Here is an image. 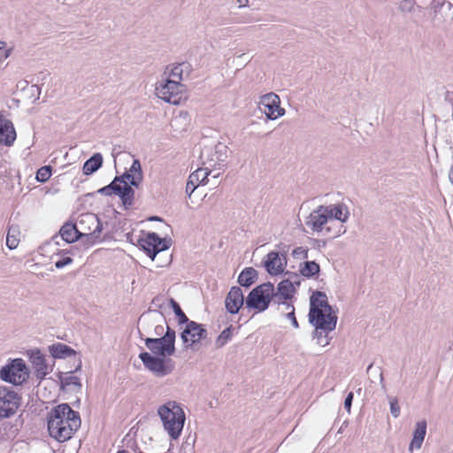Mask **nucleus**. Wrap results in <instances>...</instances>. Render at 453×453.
Returning <instances> with one entry per match:
<instances>
[{"instance_id": "obj_47", "label": "nucleus", "mask_w": 453, "mask_h": 453, "mask_svg": "<svg viewBox=\"0 0 453 453\" xmlns=\"http://www.w3.org/2000/svg\"><path fill=\"white\" fill-rule=\"evenodd\" d=\"M180 117H181L180 115L179 117H176V118L173 120L172 125H175V123L179 121V119H180Z\"/></svg>"}, {"instance_id": "obj_54", "label": "nucleus", "mask_w": 453, "mask_h": 453, "mask_svg": "<svg viewBox=\"0 0 453 453\" xmlns=\"http://www.w3.org/2000/svg\"><path fill=\"white\" fill-rule=\"evenodd\" d=\"M117 453H129V452H127V450H119Z\"/></svg>"}, {"instance_id": "obj_36", "label": "nucleus", "mask_w": 453, "mask_h": 453, "mask_svg": "<svg viewBox=\"0 0 453 453\" xmlns=\"http://www.w3.org/2000/svg\"><path fill=\"white\" fill-rule=\"evenodd\" d=\"M433 8L435 13V17L440 13L443 9L450 12L452 8V4L449 2H445L444 0H434Z\"/></svg>"}, {"instance_id": "obj_23", "label": "nucleus", "mask_w": 453, "mask_h": 453, "mask_svg": "<svg viewBox=\"0 0 453 453\" xmlns=\"http://www.w3.org/2000/svg\"><path fill=\"white\" fill-rule=\"evenodd\" d=\"M326 207L334 227H335V220L340 221V225L348 221L349 218V211L347 205L344 203H336L326 205Z\"/></svg>"}, {"instance_id": "obj_32", "label": "nucleus", "mask_w": 453, "mask_h": 453, "mask_svg": "<svg viewBox=\"0 0 453 453\" xmlns=\"http://www.w3.org/2000/svg\"><path fill=\"white\" fill-rule=\"evenodd\" d=\"M59 380L63 388H73L76 389H80L81 388L80 379L77 376L73 375V372L61 375Z\"/></svg>"}, {"instance_id": "obj_46", "label": "nucleus", "mask_w": 453, "mask_h": 453, "mask_svg": "<svg viewBox=\"0 0 453 453\" xmlns=\"http://www.w3.org/2000/svg\"><path fill=\"white\" fill-rule=\"evenodd\" d=\"M380 381L382 388H385L384 378H383L382 372H380Z\"/></svg>"}, {"instance_id": "obj_10", "label": "nucleus", "mask_w": 453, "mask_h": 453, "mask_svg": "<svg viewBox=\"0 0 453 453\" xmlns=\"http://www.w3.org/2000/svg\"><path fill=\"white\" fill-rule=\"evenodd\" d=\"M200 158L204 168L211 173L213 168L220 166L227 158V147L222 142L213 147H205L201 151Z\"/></svg>"}, {"instance_id": "obj_42", "label": "nucleus", "mask_w": 453, "mask_h": 453, "mask_svg": "<svg viewBox=\"0 0 453 453\" xmlns=\"http://www.w3.org/2000/svg\"><path fill=\"white\" fill-rule=\"evenodd\" d=\"M354 395L352 392H349L344 401V408L347 410L348 412H350L351 404L353 401Z\"/></svg>"}, {"instance_id": "obj_41", "label": "nucleus", "mask_w": 453, "mask_h": 453, "mask_svg": "<svg viewBox=\"0 0 453 453\" xmlns=\"http://www.w3.org/2000/svg\"><path fill=\"white\" fill-rule=\"evenodd\" d=\"M73 259L69 257H63L62 259H59L55 263V266L58 269H61L65 267V265H68L72 264Z\"/></svg>"}, {"instance_id": "obj_35", "label": "nucleus", "mask_w": 453, "mask_h": 453, "mask_svg": "<svg viewBox=\"0 0 453 453\" xmlns=\"http://www.w3.org/2000/svg\"><path fill=\"white\" fill-rule=\"evenodd\" d=\"M282 306H286L288 310H290L285 314V317L287 319H289L291 321V324L295 328H298L299 325L295 316V307L288 302H283Z\"/></svg>"}, {"instance_id": "obj_25", "label": "nucleus", "mask_w": 453, "mask_h": 453, "mask_svg": "<svg viewBox=\"0 0 453 453\" xmlns=\"http://www.w3.org/2000/svg\"><path fill=\"white\" fill-rule=\"evenodd\" d=\"M426 434V420H421L417 422L416 428L413 433V438L410 443L409 450L412 451L414 449H420L422 443L424 441L425 436Z\"/></svg>"}, {"instance_id": "obj_24", "label": "nucleus", "mask_w": 453, "mask_h": 453, "mask_svg": "<svg viewBox=\"0 0 453 453\" xmlns=\"http://www.w3.org/2000/svg\"><path fill=\"white\" fill-rule=\"evenodd\" d=\"M16 132L11 120L4 119L0 122V143L6 146L13 144Z\"/></svg>"}, {"instance_id": "obj_19", "label": "nucleus", "mask_w": 453, "mask_h": 453, "mask_svg": "<svg viewBox=\"0 0 453 453\" xmlns=\"http://www.w3.org/2000/svg\"><path fill=\"white\" fill-rule=\"evenodd\" d=\"M287 265V258L284 253L278 251L269 252L264 259V266L270 275L282 273Z\"/></svg>"}, {"instance_id": "obj_38", "label": "nucleus", "mask_w": 453, "mask_h": 453, "mask_svg": "<svg viewBox=\"0 0 453 453\" xmlns=\"http://www.w3.org/2000/svg\"><path fill=\"white\" fill-rule=\"evenodd\" d=\"M51 176V167L42 166L36 173V180L40 182L47 181Z\"/></svg>"}, {"instance_id": "obj_53", "label": "nucleus", "mask_w": 453, "mask_h": 453, "mask_svg": "<svg viewBox=\"0 0 453 453\" xmlns=\"http://www.w3.org/2000/svg\"><path fill=\"white\" fill-rule=\"evenodd\" d=\"M283 307H284V311H285V314H286L288 311H290V310H288V308H287L286 306H283Z\"/></svg>"}, {"instance_id": "obj_48", "label": "nucleus", "mask_w": 453, "mask_h": 453, "mask_svg": "<svg viewBox=\"0 0 453 453\" xmlns=\"http://www.w3.org/2000/svg\"><path fill=\"white\" fill-rule=\"evenodd\" d=\"M146 319V317L144 315H142L140 319H139V323H143Z\"/></svg>"}, {"instance_id": "obj_2", "label": "nucleus", "mask_w": 453, "mask_h": 453, "mask_svg": "<svg viewBox=\"0 0 453 453\" xmlns=\"http://www.w3.org/2000/svg\"><path fill=\"white\" fill-rule=\"evenodd\" d=\"M81 424L79 412L74 411L67 403L56 406L48 417L49 434L59 442L71 439Z\"/></svg>"}, {"instance_id": "obj_49", "label": "nucleus", "mask_w": 453, "mask_h": 453, "mask_svg": "<svg viewBox=\"0 0 453 453\" xmlns=\"http://www.w3.org/2000/svg\"><path fill=\"white\" fill-rule=\"evenodd\" d=\"M81 368V361L80 360L77 367L75 368V372L80 370Z\"/></svg>"}, {"instance_id": "obj_14", "label": "nucleus", "mask_w": 453, "mask_h": 453, "mask_svg": "<svg viewBox=\"0 0 453 453\" xmlns=\"http://www.w3.org/2000/svg\"><path fill=\"white\" fill-rule=\"evenodd\" d=\"M76 226L81 236H90L92 239L99 238L103 229L97 216L90 212L81 214L76 220Z\"/></svg>"}, {"instance_id": "obj_44", "label": "nucleus", "mask_w": 453, "mask_h": 453, "mask_svg": "<svg viewBox=\"0 0 453 453\" xmlns=\"http://www.w3.org/2000/svg\"><path fill=\"white\" fill-rule=\"evenodd\" d=\"M164 332H165V327L163 325H157L155 326V335L157 336H163L164 334Z\"/></svg>"}, {"instance_id": "obj_20", "label": "nucleus", "mask_w": 453, "mask_h": 453, "mask_svg": "<svg viewBox=\"0 0 453 453\" xmlns=\"http://www.w3.org/2000/svg\"><path fill=\"white\" fill-rule=\"evenodd\" d=\"M243 303L244 296L242 289L239 287H232L225 300L226 311L231 314H236Z\"/></svg>"}, {"instance_id": "obj_6", "label": "nucleus", "mask_w": 453, "mask_h": 453, "mask_svg": "<svg viewBox=\"0 0 453 453\" xmlns=\"http://www.w3.org/2000/svg\"><path fill=\"white\" fill-rule=\"evenodd\" d=\"M176 334L166 325V331L161 337L145 339L146 347L156 357H170L175 352Z\"/></svg>"}, {"instance_id": "obj_22", "label": "nucleus", "mask_w": 453, "mask_h": 453, "mask_svg": "<svg viewBox=\"0 0 453 453\" xmlns=\"http://www.w3.org/2000/svg\"><path fill=\"white\" fill-rule=\"evenodd\" d=\"M117 177L121 178V181H125L131 188H137L142 180V171L140 161L134 159L129 170L125 172L121 176Z\"/></svg>"}, {"instance_id": "obj_27", "label": "nucleus", "mask_w": 453, "mask_h": 453, "mask_svg": "<svg viewBox=\"0 0 453 453\" xmlns=\"http://www.w3.org/2000/svg\"><path fill=\"white\" fill-rule=\"evenodd\" d=\"M49 350L54 358H65L76 353L71 347L60 342L50 346Z\"/></svg>"}, {"instance_id": "obj_1", "label": "nucleus", "mask_w": 453, "mask_h": 453, "mask_svg": "<svg viewBox=\"0 0 453 453\" xmlns=\"http://www.w3.org/2000/svg\"><path fill=\"white\" fill-rule=\"evenodd\" d=\"M337 315L327 302V296L320 291L314 292L310 298L309 322L315 327L313 338L320 346L329 344L328 333L335 329Z\"/></svg>"}, {"instance_id": "obj_31", "label": "nucleus", "mask_w": 453, "mask_h": 453, "mask_svg": "<svg viewBox=\"0 0 453 453\" xmlns=\"http://www.w3.org/2000/svg\"><path fill=\"white\" fill-rule=\"evenodd\" d=\"M319 271L320 266L315 261H305L300 265L299 268L300 273L306 278H311L319 274Z\"/></svg>"}, {"instance_id": "obj_56", "label": "nucleus", "mask_w": 453, "mask_h": 453, "mask_svg": "<svg viewBox=\"0 0 453 453\" xmlns=\"http://www.w3.org/2000/svg\"><path fill=\"white\" fill-rule=\"evenodd\" d=\"M219 175V173H218L217 174L213 175V178H217Z\"/></svg>"}, {"instance_id": "obj_37", "label": "nucleus", "mask_w": 453, "mask_h": 453, "mask_svg": "<svg viewBox=\"0 0 453 453\" xmlns=\"http://www.w3.org/2000/svg\"><path fill=\"white\" fill-rule=\"evenodd\" d=\"M231 336H232V332H231L230 327L223 330L216 340L217 347L218 348L223 347L230 340Z\"/></svg>"}, {"instance_id": "obj_15", "label": "nucleus", "mask_w": 453, "mask_h": 453, "mask_svg": "<svg viewBox=\"0 0 453 453\" xmlns=\"http://www.w3.org/2000/svg\"><path fill=\"white\" fill-rule=\"evenodd\" d=\"M289 277L286 280H281L277 286V291L273 290V303L282 305L283 302L293 297V294L296 291L295 285H299L300 282L297 280L298 275L292 273H286Z\"/></svg>"}, {"instance_id": "obj_55", "label": "nucleus", "mask_w": 453, "mask_h": 453, "mask_svg": "<svg viewBox=\"0 0 453 453\" xmlns=\"http://www.w3.org/2000/svg\"><path fill=\"white\" fill-rule=\"evenodd\" d=\"M152 220H159V219L157 217H154Z\"/></svg>"}, {"instance_id": "obj_52", "label": "nucleus", "mask_w": 453, "mask_h": 453, "mask_svg": "<svg viewBox=\"0 0 453 453\" xmlns=\"http://www.w3.org/2000/svg\"><path fill=\"white\" fill-rule=\"evenodd\" d=\"M372 364H371V365L367 367V372H370V370L372 369Z\"/></svg>"}, {"instance_id": "obj_45", "label": "nucleus", "mask_w": 453, "mask_h": 453, "mask_svg": "<svg viewBox=\"0 0 453 453\" xmlns=\"http://www.w3.org/2000/svg\"><path fill=\"white\" fill-rule=\"evenodd\" d=\"M239 7H245L249 4V0H237Z\"/></svg>"}, {"instance_id": "obj_13", "label": "nucleus", "mask_w": 453, "mask_h": 453, "mask_svg": "<svg viewBox=\"0 0 453 453\" xmlns=\"http://www.w3.org/2000/svg\"><path fill=\"white\" fill-rule=\"evenodd\" d=\"M258 106L270 120H275L286 113L285 109L280 107V96L273 92L260 96Z\"/></svg>"}, {"instance_id": "obj_12", "label": "nucleus", "mask_w": 453, "mask_h": 453, "mask_svg": "<svg viewBox=\"0 0 453 453\" xmlns=\"http://www.w3.org/2000/svg\"><path fill=\"white\" fill-rule=\"evenodd\" d=\"M20 397L11 388L0 384V418L13 416L20 404Z\"/></svg>"}, {"instance_id": "obj_3", "label": "nucleus", "mask_w": 453, "mask_h": 453, "mask_svg": "<svg viewBox=\"0 0 453 453\" xmlns=\"http://www.w3.org/2000/svg\"><path fill=\"white\" fill-rule=\"evenodd\" d=\"M164 429L172 440H177L183 430L186 416L180 404L168 401L157 409Z\"/></svg>"}, {"instance_id": "obj_5", "label": "nucleus", "mask_w": 453, "mask_h": 453, "mask_svg": "<svg viewBox=\"0 0 453 453\" xmlns=\"http://www.w3.org/2000/svg\"><path fill=\"white\" fill-rule=\"evenodd\" d=\"M274 286L271 282L263 283L253 288L245 299L246 308L265 311L273 302Z\"/></svg>"}, {"instance_id": "obj_16", "label": "nucleus", "mask_w": 453, "mask_h": 453, "mask_svg": "<svg viewBox=\"0 0 453 453\" xmlns=\"http://www.w3.org/2000/svg\"><path fill=\"white\" fill-rule=\"evenodd\" d=\"M171 241L160 238L156 233H150L140 241V246L154 260L157 254L169 249Z\"/></svg>"}, {"instance_id": "obj_17", "label": "nucleus", "mask_w": 453, "mask_h": 453, "mask_svg": "<svg viewBox=\"0 0 453 453\" xmlns=\"http://www.w3.org/2000/svg\"><path fill=\"white\" fill-rule=\"evenodd\" d=\"M31 363L34 375L41 381L52 372V367L47 363L45 356L38 349H30L27 352Z\"/></svg>"}, {"instance_id": "obj_8", "label": "nucleus", "mask_w": 453, "mask_h": 453, "mask_svg": "<svg viewBox=\"0 0 453 453\" xmlns=\"http://www.w3.org/2000/svg\"><path fill=\"white\" fill-rule=\"evenodd\" d=\"M139 357L144 367L158 378L171 374L174 369V363L172 359L156 357L149 352H142Z\"/></svg>"}, {"instance_id": "obj_9", "label": "nucleus", "mask_w": 453, "mask_h": 453, "mask_svg": "<svg viewBox=\"0 0 453 453\" xmlns=\"http://www.w3.org/2000/svg\"><path fill=\"white\" fill-rule=\"evenodd\" d=\"M28 378V369L21 358L13 359L0 370V379L13 385H20Z\"/></svg>"}, {"instance_id": "obj_28", "label": "nucleus", "mask_w": 453, "mask_h": 453, "mask_svg": "<svg viewBox=\"0 0 453 453\" xmlns=\"http://www.w3.org/2000/svg\"><path fill=\"white\" fill-rule=\"evenodd\" d=\"M103 165V156L100 153L94 154L83 165L82 171L86 175L96 172Z\"/></svg>"}, {"instance_id": "obj_34", "label": "nucleus", "mask_w": 453, "mask_h": 453, "mask_svg": "<svg viewBox=\"0 0 453 453\" xmlns=\"http://www.w3.org/2000/svg\"><path fill=\"white\" fill-rule=\"evenodd\" d=\"M169 303H170V305L173 308L176 317L178 318V321H179L180 325L186 324L187 322L189 321L188 318L186 316V314L181 310L180 304L173 298H171Z\"/></svg>"}, {"instance_id": "obj_21", "label": "nucleus", "mask_w": 453, "mask_h": 453, "mask_svg": "<svg viewBox=\"0 0 453 453\" xmlns=\"http://www.w3.org/2000/svg\"><path fill=\"white\" fill-rule=\"evenodd\" d=\"M211 174L209 170L201 167L193 172L188 179L186 192L190 196L196 188L201 184L205 185L208 182V176Z\"/></svg>"}, {"instance_id": "obj_11", "label": "nucleus", "mask_w": 453, "mask_h": 453, "mask_svg": "<svg viewBox=\"0 0 453 453\" xmlns=\"http://www.w3.org/2000/svg\"><path fill=\"white\" fill-rule=\"evenodd\" d=\"M121 178L117 176L107 186L98 189V193L104 196H111L115 194L119 196L125 206H131L134 203V191L125 181H121Z\"/></svg>"}, {"instance_id": "obj_51", "label": "nucleus", "mask_w": 453, "mask_h": 453, "mask_svg": "<svg viewBox=\"0 0 453 453\" xmlns=\"http://www.w3.org/2000/svg\"><path fill=\"white\" fill-rule=\"evenodd\" d=\"M4 45H5V43H4V42H1V41H0V50H1L2 48H4Z\"/></svg>"}, {"instance_id": "obj_40", "label": "nucleus", "mask_w": 453, "mask_h": 453, "mask_svg": "<svg viewBox=\"0 0 453 453\" xmlns=\"http://www.w3.org/2000/svg\"><path fill=\"white\" fill-rule=\"evenodd\" d=\"M390 412L394 418H398L400 415V407L398 405L397 398L389 397Z\"/></svg>"}, {"instance_id": "obj_30", "label": "nucleus", "mask_w": 453, "mask_h": 453, "mask_svg": "<svg viewBox=\"0 0 453 453\" xmlns=\"http://www.w3.org/2000/svg\"><path fill=\"white\" fill-rule=\"evenodd\" d=\"M185 71H188V65L187 63H180L173 65L168 74L166 71L164 73V74L166 75L165 79L170 81H179V82H181Z\"/></svg>"}, {"instance_id": "obj_29", "label": "nucleus", "mask_w": 453, "mask_h": 453, "mask_svg": "<svg viewBox=\"0 0 453 453\" xmlns=\"http://www.w3.org/2000/svg\"><path fill=\"white\" fill-rule=\"evenodd\" d=\"M257 278V272L253 267H247L242 271L238 277V283L245 288L251 286Z\"/></svg>"}, {"instance_id": "obj_7", "label": "nucleus", "mask_w": 453, "mask_h": 453, "mask_svg": "<svg viewBox=\"0 0 453 453\" xmlns=\"http://www.w3.org/2000/svg\"><path fill=\"white\" fill-rule=\"evenodd\" d=\"M156 94L165 102L177 105L185 97V85L179 81L164 79L157 84Z\"/></svg>"}, {"instance_id": "obj_39", "label": "nucleus", "mask_w": 453, "mask_h": 453, "mask_svg": "<svg viewBox=\"0 0 453 453\" xmlns=\"http://www.w3.org/2000/svg\"><path fill=\"white\" fill-rule=\"evenodd\" d=\"M309 250L304 247H296L292 251V256L296 259H304L308 257Z\"/></svg>"}, {"instance_id": "obj_33", "label": "nucleus", "mask_w": 453, "mask_h": 453, "mask_svg": "<svg viewBox=\"0 0 453 453\" xmlns=\"http://www.w3.org/2000/svg\"><path fill=\"white\" fill-rule=\"evenodd\" d=\"M19 232L17 227L11 226L6 236V245L10 250L17 248L19 239L18 238Z\"/></svg>"}, {"instance_id": "obj_43", "label": "nucleus", "mask_w": 453, "mask_h": 453, "mask_svg": "<svg viewBox=\"0 0 453 453\" xmlns=\"http://www.w3.org/2000/svg\"><path fill=\"white\" fill-rule=\"evenodd\" d=\"M401 11H407L411 12L412 10V4L409 0H403L400 4Z\"/></svg>"}, {"instance_id": "obj_18", "label": "nucleus", "mask_w": 453, "mask_h": 453, "mask_svg": "<svg viewBox=\"0 0 453 453\" xmlns=\"http://www.w3.org/2000/svg\"><path fill=\"white\" fill-rule=\"evenodd\" d=\"M206 336L207 331L203 328V325L193 320L186 323V326L180 334V339L186 348L193 347Z\"/></svg>"}, {"instance_id": "obj_50", "label": "nucleus", "mask_w": 453, "mask_h": 453, "mask_svg": "<svg viewBox=\"0 0 453 453\" xmlns=\"http://www.w3.org/2000/svg\"><path fill=\"white\" fill-rule=\"evenodd\" d=\"M428 1H429V0H419V2H420L421 4H427V2H428Z\"/></svg>"}, {"instance_id": "obj_4", "label": "nucleus", "mask_w": 453, "mask_h": 453, "mask_svg": "<svg viewBox=\"0 0 453 453\" xmlns=\"http://www.w3.org/2000/svg\"><path fill=\"white\" fill-rule=\"evenodd\" d=\"M305 225L313 232L321 233L325 231L334 237H338L346 233V227L343 225H338L337 227L333 226L327 207L324 205L319 206L310 213Z\"/></svg>"}, {"instance_id": "obj_26", "label": "nucleus", "mask_w": 453, "mask_h": 453, "mask_svg": "<svg viewBox=\"0 0 453 453\" xmlns=\"http://www.w3.org/2000/svg\"><path fill=\"white\" fill-rule=\"evenodd\" d=\"M60 236L66 242H73L81 237L76 223H65L59 231Z\"/></svg>"}]
</instances>
